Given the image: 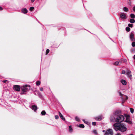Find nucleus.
<instances>
[{
    "label": "nucleus",
    "mask_w": 135,
    "mask_h": 135,
    "mask_svg": "<svg viewBox=\"0 0 135 135\" xmlns=\"http://www.w3.org/2000/svg\"><path fill=\"white\" fill-rule=\"evenodd\" d=\"M49 52V50L48 49H47L46 51V54H47Z\"/></svg>",
    "instance_id": "32"
},
{
    "label": "nucleus",
    "mask_w": 135,
    "mask_h": 135,
    "mask_svg": "<svg viewBox=\"0 0 135 135\" xmlns=\"http://www.w3.org/2000/svg\"><path fill=\"white\" fill-rule=\"evenodd\" d=\"M102 119V116L101 115L95 118V119L97 121H100Z\"/></svg>",
    "instance_id": "13"
},
{
    "label": "nucleus",
    "mask_w": 135,
    "mask_h": 135,
    "mask_svg": "<svg viewBox=\"0 0 135 135\" xmlns=\"http://www.w3.org/2000/svg\"><path fill=\"white\" fill-rule=\"evenodd\" d=\"M130 117L129 116H128L127 117L126 119L125 120V122H127L129 124H131L132 122L131 121L129 120Z\"/></svg>",
    "instance_id": "11"
},
{
    "label": "nucleus",
    "mask_w": 135,
    "mask_h": 135,
    "mask_svg": "<svg viewBox=\"0 0 135 135\" xmlns=\"http://www.w3.org/2000/svg\"><path fill=\"white\" fill-rule=\"evenodd\" d=\"M3 9L2 8L0 7V10H2Z\"/></svg>",
    "instance_id": "41"
},
{
    "label": "nucleus",
    "mask_w": 135,
    "mask_h": 135,
    "mask_svg": "<svg viewBox=\"0 0 135 135\" xmlns=\"http://www.w3.org/2000/svg\"><path fill=\"white\" fill-rule=\"evenodd\" d=\"M120 17L121 18L123 19H126L127 18L125 14L123 13L120 14Z\"/></svg>",
    "instance_id": "8"
},
{
    "label": "nucleus",
    "mask_w": 135,
    "mask_h": 135,
    "mask_svg": "<svg viewBox=\"0 0 135 135\" xmlns=\"http://www.w3.org/2000/svg\"><path fill=\"white\" fill-rule=\"evenodd\" d=\"M75 120L76 121H79V119L77 117H75Z\"/></svg>",
    "instance_id": "29"
},
{
    "label": "nucleus",
    "mask_w": 135,
    "mask_h": 135,
    "mask_svg": "<svg viewBox=\"0 0 135 135\" xmlns=\"http://www.w3.org/2000/svg\"><path fill=\"white\" fill-rule=\"evenodd\" d=\"M130 112L131 113H133L134 112V109L132 108H130Z\"/></svg>",
    "instance_id": "25"
},
{
    "label": "nucleus",
    "mask_w": 135,
    "mask_h": 135,
    "mask_svg": "<svg viewBox=\"0 0 135 135\" xmlns=\"http://www.w3.org/2000/svg\"><path fill=\"white\" fill-rule=\"evenodd\" d=\"M119 95L121 96V98L122 99L123 102H124L125 100H127L128 98V97L124 95L121 94L120 92H119Z\"/></svg>",
    "instance_id": "5"
},
{
    "label": "nucleus",
    "mask_w": 135,
    "mask_h": 135,
    "mask_svg": "<svg viewBox=\"0 0 135 135\" xmlns=\"http://www.w3.org/2000/svg\"><path fill=\"white\" fill-rule=\"evenodd\" d=\"M126 30L127 31L129 32L130 30V28L128 27H127L126 28Z\"/></svg>",
    "instance_id": "23"
},
{
    "label": "nucleus",
    "mask_w": 135,
    "mask_h": 135,
    "mask_svg": "<svg viewBox=\"0 0 135 135\" xmlns=\"http://www.w3.org/2000/svg\"><path fill=\"white\" fill-rule=\"evenodd\" d=\"M102 132H105V130H103V131H102Z\"/></svg>",
    "instance_id": "45"
},
{
    "label": "nucleus",
    "mask_w": 135,
    "mask_h": 135,
    "mask_svg": "<svg viewBox=\"0 0 135 135\" xmlns=\"http://www.w3.org/2000/svg\"><path fill=\"white\" fill-rule=\"evenodd\" d=\"M7 81V80H3V82L4 83H6V82Z\"/></svg>",
    "instance_id": "39"
},
{
    "label": "nucleus",
    "mask_w": 135,
    "mask_h": 135,
    "mask_svg": "<svg viewBox=\"0 0 135 135\" xmlns=\"http://www.w3.org/2000/svg\"><path fill=\"white\" fill-rule=\"evenodd\" d=\"M134 34L133 33H131L130 35V38L132 41H135V39L134 37Z\"/></svg>",
    "instance_id": "7"
},
{
    "label": "nucleus",
    "mask_w": 135,
    "mask_h": 135,
    "mask_svg": "<svg viewBox=\"0 0 135 135\" xmlns=\"http://www.w3.org/2000/svg\"><path fill=\"white\" fill-rule=\"evenodd\" d=\"M113 132L112 129H109L105 132L104 135H113Z\"/></svg>",
    "instance_id": "4"
},
{
    "label": "nucleus",
    "mask_w": 135,
    "mask_h": 135,
    "mask_svg": "<svg viewBox=\"0 0 135 135\" xmlns=\"http://www.w3.org/2000/svg\"><path fill=\"white\" fill-rule=\"evenodd\" d=\"M34 9V7H30V10L31 11H32Z\"/></svg>",
    "instance_id": "31"
},
{
    "label": "nucleus",
    "mask_w": 135,
    "mask_h": 135,
    "mask_svg": "<svg viewBox=\"0 0 135 135\" xmlns=\"http://www.w3.org/2000/svg\"><path fill=\"white\" fill-rule=\"evenodd\" d=\"M35 0H31V1L32 3Z\"/></svg>",
    "instance_id": "42"
},
{
    "label": "nucleus",
    "mask_w": 135,
    "mask_h": 135,
    "mask_svg": "<svg viewBox=\"0 0 135 135\" xmlns=\"http://www.w3.org/2000/svg\"><path fill=\"white\" fill-rule=\"evenodd\" d=\"M128 26L129 27H133V25L131 24H129Z\"/></svg>",
    "instance_id": "30"
},
{
    "label": "nucleus",
    "mask_w": 135,
    "mask_h": 135,
    "mask_svg": "<svg viewBox=\"0 0 135 135\" xmlns=\"http://www.w3.org/2000/svg\"><path fill=\"white\" fill-rule=\"evenodd\" d=\"M130 17L132 18H135V15L133 14H131L130 15Z\"/></svg>",
    "instance_id": "19"
},
{
    "label": "nucleus",
    "mask_w": 135,
    "mask_h": 135,
    "mask_svg": "<svg viewBox=\"0 0 135 135\" xmlns=\"http://www.w3.org/2000/svg\"><path fill=\"white\" fill-rule=\"evenodd\" d=\"M135 22V20L133 19H131L130 20V22L131 23H134Z\"/></svg>",
    "instance_id": "18"
},
{
    "label": "nucleus",
    "mask_w": 135,
    "mask_h": 135,
    "mask_svg": "<svg viewBox=\"0 0 135 135\" xmlns=\"http://www.w3.org/2000/svg\"><path fill=\"white\" fill-rule=\"evenodd\" d=\"M78 127L80 128H83L84 127V126L82 124H80L79 125Z\"/></svg>",
    "instance_id": "17"
},
{
    "label": "nucleus",
    "mask_w": 135,
    "mask_h": 135,
    "mask_svg": "<svg viewBox=\"0 0 135 135\" xmlns=\"http://www.w3.org/2000/svg\"><path fill=\"white\" fill-rule=\"evenodd\" d=\"M55 118L56 119H58L59 117L58 115H56L55 116Z\"/></svg>",
    "instance_id": "34"
},
{
    "label": "nucleus",
    "mask_w": 135,
    "mask_h": 135,
    "mask_svg": "<svg viewBox=\"0 0 135 135\" xmlns=\"http://www.w3.org/2000/svg\"><path fill=\"white\" fill-rule=\"evenodd\" d=\"M59 114L60 118L64 120H65V119L63 117L62 114L60 112H59Z\"/></svg>",
    "instance_id": "16"
},
{
    "label": "nucleus",
    "mask_w": 135,
    "mask_h": 135,
    "mask_svg": "<svg viewBox=\"0 0 135 135\" xmlns=\"http://www.w3.org/2000/svg\"><path fill=\"white\" fill-rule=\"evenodd\" d=\"M40 90L41 91H42L43 90V89L42 88H40Z\"/></svg>",
    "instance_id": "36"
},
{
    "label": "nucleus",
    "mask_w": 135,
    "mask_h": 135,
    "mask_svg": "<svg viewBox=\"0 0 135 135\" xmlns=\"http://www.w3.org/2000/svg\"><path fill=\"white\" fill-rule=\"evenodd\" d=\"M38 95L40 96V97H41V94L39 93V94H38Z\"/></svg>",
    "instance_id": "40"
},
{
    "label": "nucleus",
    "mask_w": 135,
    "mask_h": 135,
    "mask_svg": "<svg viewBox=\"0 0 135 135\" xmlns=\"http://www.w3.org/2000/svg\"><path fill=\"white\" fill-rule=\"evenodd\" d=\"M92 125L94 126H95L96 125V123L95 122H93L92 123Z\"/></svg>",
    "instance_id": "35"
},
{
    "label": "nucleus",
    "mask_w": 135,
    "mask_h": 135,
    "mask_svg": "<svg viewBox=\"0 0 135 135\" xmlns=\"http://www.w3.org/2000/svg\"><path fill=\"white\" fill-rule=\"evenodd\" d=\"M133 9L134 11L135 12V6L133 8Z\"/></svg>",
    "instance_id": "38"
},
{
    "label": "nucleus",
    "mask_w": 135,
    "mask_h": 135,
    "mask_svg": "<svg viewBox=\"0 0 135 135\" xmlns=\"http://www.w3.org/2000/svg\"><path fill=\"white\" fill-rule=\"evenodd\" d=\"M132 45L133 47L135 46V42H133L132 43Z\"/></svg>",
    "instance_id": "27"
},
{
    "label": "nucleus",
    "mask_w": 135,
    "mask_h": 135,
    "mask_svg": "<svg viewBox=\"0 0 135 135\" xmlns=\"http://www.w3.org/2000/svg\"><path fill=\"white\" fill-rule=\"evenodd\" d=\"M122 63L121 61H116L114 63V65H120Z\"/></svg>",
    "instance_id": "10"
},
{
    "label": "nucleus",
    "mask_w": 135,
    "mask_h": 135,
    "mask_svg": "<svg viewBox=\"0 0 135 135\" xmlns=\"http://www.w3.org/2000/svg\"><path fill=\"white\" fill-rule=\"evenodd\" d=\"M120 112L119 111H115L113 115L110 117V120L112 122H114L115 120V122L118 123L122 122L124 120V117L123 115H120Z\"/></svg>",
    "instance_id": "1"
},
{
    "label": "nucleus",
    "mask_w": 135,
    "mask_h": 135,
    "mask_svg": "<svg viewBox=\"0 0 135 135\" xmlns=\"http://www.w3.org/2000/svg\"><path fill=\"white\" fill-rule=\"evenodd\" d=\"M24 93V92H22V93H21V94L22 95V94H23Z\"/></svg>",
    "instance_id": "44"
},
{
    "label": "nucleus",
    "mask_w": 135,
    "mask_h": 135,
    "mask_svg": "<svg viewBox=\"0 0 135 135\" xmlns=\"http://www.w3.org/2000/svg\"><path fill=\"white\" fill-rule=\"evenodd\" d=\"M22 12L24 14H26L27 12V10L26 8H24L22 10Z\"/></svg>",
    "instance_id": "14"
},
{
    "label": "nucleus",
    "mask_w": 135,
    "mask_h": 135,
    "mask_svg": "<svg viewBox=\"0 0 135 135\" xmlns=\"http://www.w3.org/2000/svg\"><path fill=\"white\" fill-rule=\"evenodd\" d=\"M83 121H84V122L85 123H86V124H89V122H87V121H85V120L84 119H83Z\"/></svg>",
    "instance_id": "28"
},
{
    "label": "nucleus",
    "mask_w": 135,
    "mask_h": 135,
    "mask_svg": "<svg viewBox=\"0 0 135 135\" xmlns=\"http://www.w3.org/2000/svg\"><path fill=\"white\" fill-rule=\"evenodd\" d=\"M120 61H122V62H127V61L126 59H121Z\"/></svg>",
    "instance_id": "24"
},
{
    "label": "nucleus",
    "mask_w": 135,
    "mask_h": 135,
    "mask_svg": "<svg viewBox=\"0 0 135 135\" xmlns=\"http://www.w3.org/2000/svg\"><path fill=\"white\" fill-rule=\"evenodd\" d=\"M46 114V112L44 110H43L42 111V112L41 113V114L42 115H45Z\"/></svg>",
    "instance_id": "20"
},
{
    "label": "nucleus",
    "mask_w": 135,
    "mask_h": 135,
    "mask_svg": "<svg viewBox=\"0 0 135 135\" xmlns=\"http://www.w3.org/2000/svg\"><path fill=\"white\" fill-rule=\"evenodd\" d=\"M30 89V86L27 85H24L21 88L22 91L24 92L27 91Z\"/></svg>",
    "instance_id": "3"
},
{
    "label": "nucleus",
    "mask_w": 135,
    "mask_h": 135,
    "mask_svg": "<svg viewBox=\"0 0 135 135\" xmlns=\"http://www.w3.org/2000/svg\"><path fill=\"white\" fill-rule=\"evenodd\" d=\"M123 10L125 12H127L128 11V9L126 7H125L123 8Z\"/></svg>",
    "instance_id": "21"
},
{
    "label": "nucleus",
    "mask_w": 135,
    "mask_h": 135,
    "mask_svg": "<svg viewBox=\"0 0 135 135\" xmlns=\"http://www.w3.org/2000/svg\"><path fill=\"white\" fill-rule=\"evenodd\" d=\"M126 73V72L124 70H123L122 71V74H125Z\"/></svg>",
    "instance_id": "37"
},
{
    "label": "nucleus",
    "mask_w": 135,
    "mask_h": 135,
    "mask_svg": "<svg viewBox=\"0 0 135 135\" xmlns=\"http://www.w3.org/2000/svg\"><path fill=\"white\" fill-rule=\"evenodd\" d=\"M93 133L97 135V131L96 130H94L93 131Z\"/></svg>",
    "instance_id": "33"
},
{
    "label": "nucleus",
    "mask_w": 135,
    "mask_h": 135,
    "mask_svg": "<svg viewBox=\"0 0 135 135\" xmlns=\"http://www.w3.org/2000/svg\"><path fill=\"white\" fill-rule=\"evenodd\" d=\"M13 89L15 90L19 91L20 90V87L19 85H16L14 86Z\"/></svg>",
    "instance_id": "6"
},
{
    "label": "nucleus",
    "mask_w": 135,
    "mask_h": 135,
    "mask_svg": "<svg viewBox=\"0 0 135 135\" xmlns=\"http://www.w3.org/2000/svg\"><path fill=\"white\" fill-rule=\"evenodd\" d=\"M120 82L124 85H126L127 84V82L125 80L122 79L121 80Z\"/></svg>",
    "instance_id": "15"
},
{
    "label": "nucleus",
    "mask_w": 135,
    "mask_h": 135,
    "mask_svg": "<svg viewBox=\"0 0 135 135\" xmlns=\"http://www.w3.org/2000/svg\"><path fill=\"white\" fill-rule=\"evenodd\" d=\"M69 132H71L73 131V129L71 128V126H70L69 127Z\"/></svg>",
    "instance_id": "22"
},
{
    "label": "nucleus",
    "mask_w": 135,
    "mask_h": 135,
    "mask_svg": "<svg viewBox=\"0 0 135 135\" xmlns=\"http://www.w3.org/2000/svg\"><path fill=\"white\" fill-rule=\"evenodd\" d=\"M126 73L128 77L131 79L132 75L131 74V71L130 70H128L127 72Z\"/></svg>",
    "instance_id": "9"
},
{
    "label": "nucleus",
    "mask_w": 135,
    "mask_h": 135,
    "mask_svg": "<svg viewBox=\"0 0 135 135\" xmlns=\"http://www.w3.org/2000/svg\"><path fill=\"white\" fill-rule=\"evenodd\" d=\"M41 82L39 81H37L36 82V84L37 85H40V84Z\"/></svg>",
    "instance_id": "26"
},
{
    "label": "nucleus",
    "mask_w": 135,
    "mask_h": 135,
    "mask_svg": "<svg viewBox=\"0 0 135 135\" xmlns=\"http://www.w3.org/2000/svg\"><path fill=\"white\" fill-rule=\"evenodd\" d=\"M114 128L116 131L119 130L122 132H124L127 130V128L125 125L123 124H119L115 123L113 125Z\"/></svg>",
    "instance_id": "2"
},
{
    "label": "nucleus",
    "mask_w": 135,
    "mask_h": 135,
    "mask_svg": "<svg viewBox=\"0 0 135 135\" xmlns=\"http://www.w3.org/2000/svg\"><path fill=\"white\" fill-rule=\"evenodd\" d=\"M37 107L36 105H33L31 106V109L35 111L37 109Z\"/></svg>",
    "instance_id": "12"
},
{
    "label": "nucleus",
    "mask_w": 135,
    "mask_h": 135,
    "mask_svg": "<svg viewBox=\"0 0 135 135\" xmlns=\"http://www.w3.org/2000/svg\"><path fill=\"white\" fill-rule=\"evenodd\" d=\"M116 135H121L120 133H118Z\"/></svg>",
    "instance_id": "43"
}]
</instances>
